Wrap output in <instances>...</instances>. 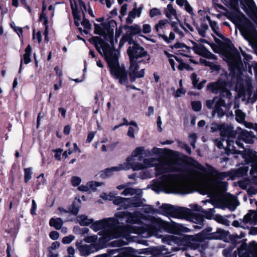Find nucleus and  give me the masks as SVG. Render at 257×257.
Wrapping results in <instances>:
<instances>
[{
    "label": "nucleus",
    "instance_id": "nucleus-29",
    "mask_svg": "<svg viewBox=\"0 0 257 257\" xmlns=\"http://www.w3.org/2000/svg\"><path fill=\"white\" fill-rule=\"evenodd\" d=\"M78 221L80 225L85 226L91 224L93 220L88 219L86 216L81 215L78 217Z\"/></svg>",
    "mask_w": 257,
    "mask_h": 257
},
{
    "label": "nucleus",
    "instance_id": "nucleus-31",
    "mask_svg": "<svg viewBox=\"0 0 257 257\" xmlns=\"http://www.w3.org/2000/svg\"><path fill=\"white\" fill-rule=\"evenodd\" d=\"M189 229L183 226L180 224H176L174 226V229L172 231L174 233H181L182 232H187L189 231Z\"/></svg>",
    "mask_w": 257,
    "mask_h": 257
},
{
    "label": "nucleus",
    "instance_id": "nucleus-14",
    "mask_svg": "<svg viewBox=\"0 0 257 257\" xmlns=\"http://www.w3.org/2000/svg\"><path fill=\"white\" fill-rule=\"evenodd\" d=\"M164 13L165 16L168 19H171L174 17L178 23H180V21L177 16V11L171 4H169L167 5V8L165 10Z\"/></svg>",
    "mask_w": 257,
    "mask_h": 257
},
{
    "label": "nucleus",
    "instance_id": "nucleus-23",
    "mask_svg": "<svg viewBox=\"0 0 257 257\" xmlns=\"http://www.w3.org/2000/svg\"><path fill=\"white\" fill-rule=\"evenodd\" d=\"M46 9L45 7H43V12L41 14L40 19L43 22L44 25L45 26V30L44 32L45 36L48 35V18L46 16V13H44V10Z\"/></svg>",
    "mask_w": 257,
    "mask_h": 257
},
{
    "label": "nucleus",
    "instance_id": "nucleus-62",
    "mask_svg": "<svg viewBox=\"0 0 257 257\" xmlns=\"http://www.w3.org/2000/svg\"><path fill=\"white\" fill-rule=\"evenodd\" d=\"M96 240V237L95 236H89L85 239V241L86 242H94Z\"/></svg>",
    "mask_w": 257,
    "mask_h": 257
},
{
    "label": "nucleus",
    "instance_id": "nucleus-38",
    "mask_svg": "<svg viewBox=\"0 0 257 257\" xmlns=\"http://www.w3.org/2000/svg\"><path fill=\"white\" fill-rule=\"evenodd\" d=\"M252 166L250 174L252 177L253 182L257 185V165Z\"/></svg>",
    "mask_w": 257,
    "mask_h": 257
},
{
    "label": "nucleus",
    "instance_id": "nucleus-5",
    "mask_svg": "<svg viewBox=\"0 0 257 257\" xmlns=\"http://www.w3.org/2000/svg\"><path fill=\"white\" fill-rule=\"evenodd\" d=\"M160 185L168 193L187 194L191 192L187 183L178 175H164Z\"/></svg>",
    "mask_w": 257,
    "mask_h": 257
},
{
    "label": "nucleus",
    "instance_id": "nucleus-24",
    "mask_svg": "<svg viewBox=\"0 0 257 257\" xmlns=\"http://www.w3.org/2000/svg\"><path fill=\"white\" fill-rule=\"evenodd\" d=\"M239 205V203L236 198L231 196L229 197L228 202V207L231 210H234Z\"/></svg>",
    "mask_w": 257,
    "mask_h": 257
},
{
    "label": "nucleus",
    "instance_id": "nucleus-1",
    "mask_svg": "<svg viewBox=\"0 0 257 257\" xmlns=\"http://www.w3.org/2000/svg\"><path fill=\"white\" fill-rule=\"evenodd\" d=\"M115 219L107 218L91 223V228L95 231L102 229L99 232L100 235H102L101 239L108 241L124 235L119 231L120 229L122 230L121 228H116L114 227V224L116 221L124 220L126 222L135 223L138 221L135 216L126 212L118 213L115 215Z\"/></svg>",
    "mask_w": 257,
    "mask_h": 257
},
{
    "label": "nucleus",
    "instance_id": "nucleus-28",
    "mask_svg": "<svg viewBox=\"0 0 257 257\" xmlns=\"http://www.w3.org/2000/svg\"><path fill=\"white\" fill-rule=\"evenodd\" d=\"M241 156L244 158L245 161L247 162H255L256 161V156L248 151H245V154L243 155H241Z\"/></svg>",
    "mask_w": 257,
    "mask_h": 257
},
{
    "label": "nucleus",
    "instance_id": "nucleus-40",
    "mask_svg": "<svg viewBox=\"0 0 257 257\" xmlns=\"http://www.w3.org/2000/svg\"><path fill=\"white\" fill-rule=\"evenodd\" d=\"M82 180L78 176H73L71 179V183L73 187L78 186L81 183Z\"/></svg>",
    "mask_w": 257,
    "mask_h": 257
},
{
    "label": "nucleus",
    "instance_id": "nucleus-52",
    "mask_svg": "<svg viewBox=\"0 0 257 257\" xmlns=\"http://www.w3.org/2000/svg\"><path fill=\"white\" fill-rule=\"evenodd\" d=\"M185 93L186 90L185 89H184L183 88H180L176 91L175 94V96L176 97H180L183 95L185 94Z\"/></svg>",
    "mask_w": 257,
    "mask_h": 257
},
{
    "label": "nucleus",
    "instance_id": "nucleus-37",
    "mask_svg": "<svg viewBox=\"0 0 257 257\" xmlns=\"http://www.w3.org/2000/svg\"><path fill=\"white\" fill-rule=\"evenodd\" d=\"M252 166L250 174L252 177L253 182L257 185V165Z\"/></svg>",
    "mask_w": 257,
    "mask_h": 257
},
{
    "label": "nucleus",
    "instance_id": "nucleus-21",
    "mask_svg": "<svg viewBox=\"0 0 257 257\" xmlns=\"http://www.w3.org/2000/svg\"><path fill=\"white\" fill-rule=\"evenodd\" d=\"M117 166L106 168L101 172V176L103 177H108L113 175L115 172H119Z\"/></svg>",
    "mask_w": 257,
    "mask_h": 257
},
{
    "label": "nucleus",
    "instance_id": "nucleus-39",
    "mask_svg": "<svg viewBox=\"0 0 257 257\" xmlns=\"http://www.w3.org/2000/svg\"><path fill=\"white\" fill-rule=\"evenodd\" d=\"M24 172H25V176H24L25 182L26 183H27L32 178V169L30 168H25L24 169Z\"/></svg>",
    "mask_w": 257,
    "mask_h": 257
},
{
    "label": "nucleus",
    "instance_id": "nucleus-19",
    "mask_svg": "<svg viewBox=\"0 0 257 257\" xmlns=\"http://www.w3.org/2000/svg\"><path fill=\"white\" fill-rule=\"evenodd\" d=\"M240 138L246 143H253L254 137L252 135V132L242 131L240 133Z\"/></svg>",
    "mask_w": 257,
    "mask_h": 257
},
{
    "label": "nucleus",
    "instance_id": "nucleus-48",
    "mask_svg": "<svg viewBox=\"0 0 257 257\" xmlns=\"http://www.w3.org/2000/svg\"><path fill=\"white\" fill-rule=\"evenodd\" d=\"M11 26L14 29V30L21 37L23 33L22 28L16 26L14 23H12Z\"/></svg>",
    "mask_w": 257,
    "mask_h": 257
},
{
    "label": "nucleus",
    "instance_id": "nucleus-16",
    "mask_svg": "<svg viewBox=\"0 0 257 257\" xmlns=\"http://www.w3.org/2000/svg\"><path fill=\"white\" fill-rule=\"evenodd\" d=\"M135 163L133 162V159L132 158L128 157L124 162L121 164H119L117 167L119 171L122 170H127L131 168L133 169V167Z\"/></svg>",
    "mask_w": 257,
    "mask_h": 257
},
{
    "label": "nucleus",
    "instance_id": "nucleus-25",
    "mask_svg": "<svg viewBox=\"0 0 257 257\" xmlns=\"http://www.w3.org/2000/svg\"><path fill=\"white\" fill-rule=\"evenodd\" d=\"M50 225L55 227L56 229H60L62 226L63 221L61 219L51 218L49 222Z\"/></svg>",
    "mask_w": 257,
    "mask_h": 257
},
{
    "label": "nucleus",
    "instance_id": "nucleus-34",
    "mask_svg": "<svg viewBox=\"0 0 257 257\" xmlns=\"http://www.w3.org/2000/svg\"><path fill=\"white\" fill-rule=\"evenodd\" d=\"M76 151H78L79 153H80L81 152L79 149L78 148L77 144L74 143L73 144V147L70 148L68 151H66L63 153V156L66 158L68 155H70L72 153Z\"/></svg>",
    "mask_w": 257,
    "mask_h": 257
},
{
    "label": "nucleus",
    "instance_id": "nucleus-18",
    "mask_svg": "<svg viewBox=\"0 0 257 257\" xmlns=\"http://www.w3.org/2000/svg\"><path fill=\"white\" fill-rule=\"evenodd\" d=\"M176 3L190 14H193V8L187 0H176Z\"/></svg>",
    "mask_w": 257,
    "mask_h": 257
},
{
    "label": "nucleus",
    "instance_id": "nucleus-8",
    "mask_svg": "<svg viewBox=\"0 0 257 257\" xmlns=\"http://www.w3.org/2000/svg\"><path fill=\"white\" fill-rule=\"evenodd\" d=\"M248 247L247 249L245 244H242L237 249L239 257H257V243L254 241L250 242Z\"/></svg>",
    "mask_w": 257,
    "mask_h": 257
},
{
    "label": "nucleus",
    "instance_id": "nucleus-53",
    "mask_svg": "<svg viewBox=\"0 0 257 257\" xmlns=\"http://www.w3.org/2000/svg\"><path fill=\"white\" fill-rule=\"evenodd\" d=\"M135 193V191L132 188H127L125 189L122 192V195H132Z\"/></svg>",
    "mask_w": 257,
    "mask_h": 257
},
{
    "label": "nucleus",
    "instance_id": "nucleus-3",
    "mask_svg": "<svg viewBox=\"0 0 257 257\" xmlns=\"http://www.w3.org/2000/svg\"><path fill=\"white\" fill-rule=\"evenodd\" d=\"M156 166L157 174L164 173L176 171L181 169V166L175 161L171 160H161L158 158H149L145 159L142 162H136L133 167L134 171L148 169Z\"/></svg>",
    "mask_w": 257,
    "mask_h": 257
},
{
    "label": "nucleus",
    "instance_id": "nucleus-15",
    "mask_svg": "<svg viewBox=\"0 0 257 257\" xmlns=\"http://www.w3.org/2000/svg\"><path fill=\"white\" fill-rule=\"evenodd\" d=\"M141 13V8H134L133 10L130 12L128 13V17L126 20L127 23L131 24L133 22L134 19H135L137 17H140Z\"/></svg>",
    "mask_w": 257,
    "mask_h": 257
},
{
    "label": "nucleus",
    "instance_id": "nucleus-30",
    "mask_svg": "<svg viewBox=\"0 0 257 257\" xmlns=\"http://www.w3.org/2000/svg\"><path fill=\"white\" fill-rule=\"evenodd\" d=\"M127 32L132 35L139 34L141 32V29L137 25L131 26L127 28Z\"/></svg>",
    "mask_w": 257,
    "mask_h": 257
},
{
    "label": "nucleus",
    "instance_id": "nucleus-6",
    "mask_svg": "<svg viewBox=\"0 0 257 257\" xmlns=\"http://www.w3.org/2000/svg\"><path fill=\"white\" fill-rule=\"evenodd\" d=\"M127 53L130 61H132V59L134 58L135 62L146 63L148 62L150 59L147 52L143 47L137 44L130 47L127 50Z\"/></svg>",
    "mask_w": 257,
    "mask_h": 257
},
{
    "label": "nucleus",
    "instance_id": "nucleus-50",
    "mask_svg": "<svg viewBox=\"0 0 257 257\" xmlns=\"http://www.w3.org/2000/svg\"><path fill=\"white\" fill-rule=\"evenodd\" d=\"M33 39H37L38 42L40 43L41 42L42 38L41 35L39 31L36 32L35 31L33 32Z\"/></svg>",
    "mask_w": 257,
    "mask_h": 257
},
{
    "label": "nucleus",
    "instance_id": "nucleus-43",
    "mask_svg": "<svg viewBox=\"0 0 257 257\" xmlns=\"http://www.w3.org/2000/svg\"><path fill=\"white\" fill-rule=\"evenodd\" d=\"M161 15V11L159 9L154 8L151 9L150 11V16L151 17H154Z\"/></svg>",
    "mask_w": 257,
    "mask_h": 257
},
{
    "label": "nucleus",
    "instance_id": "nucleus-17",
    "mask_svg": "<svg viewBox=\"0 0 257 257\" xmlns=\"http://www.w3.org/2000/svg\"><path fill=\"white\" fill-rule=\"evenodd\" d=\"M156 30L159 33L160 36L162 33H164L165 30H166L169 28V23L167 20H160L159 23L156 25Z\"/></svg>",
    "mask_w": 257,
    "mask_h": 257
},
{
    "label": "nucleus",
    "instance_id": "nucleus-33",
    "mask_svg": "<svg viewBox=\"0 0 257 257\" xmlns=\"http://www.w3.org/2000/svg\"><path fill=\"white\" fill-rule=\"evenodd\" d=\"M207 20H208L210 26L212 30V31L219 37H221V35L219 32V29L217 26L216 22L212 21L210 18L208 17H206Z\"/></svg>",
    "mask_w": 257,
    "mask_h": 257
},
{
    "label": "nucleus",
    "instance_id": "nucleus-64",
    "mask_svg": "<svg viewBox=\"0 0 257 257\" xmlns=\"http://www.w3.org/2000/svg\"><path fill=\"white\" fill-rule=\"evenodd\" d=\"M54 69L56 72L57 76L61 77L63 74L62 70L59 69L58 67H55Z\"/></svg>",
    "mask_w": 257,
    "mask_h": 257
},
{
    "label": "nucleus",
    "instance_id": "nucleus-10",
    "mask_svg": "<svg viewBox=\"0 0 257 257\" xmlns=\"http://www.w3.org/2000/svg\"><path fill=\"white\" fill-rule=\"evenodd\" d=\"M103 18L97 19L94 25V33L99 35H104L108 32L107 24L102 22Z\"/></svg>",
    "mask_w": 257,
    "mask_h": 257
},
{
    "label": "nucleus",
    "instance_id": "nucleus-41",
    "mask_svg": "<svg viewBox=\"0 0 257 257\" xmlns=\"http://www.w3.org/2000/svg\"><path fill=\"white\" fill-rule=\"evenodd\" d=\"M236 120L239 122H242L245 118V114L242 111L239 110H236L235 111Z\"/></svg>",
    "mask_w": 257,
    "mask_h": 257
},
{
    "label": "nucleus",
    "instance_id": "nucleus-60",
    "mask_svg": "<svg viewBox=\"0 0 257 257\" xmlns=\"http://www.w3.org/2000/svg\"><path fill=\"white\" fill-rule=\"evenodd\" d=\"M37 210V204L36 202L34 200H32V209L31 210V213L32 214L34 215L36 214V211Z\"/></svg>",
    "mask_w": 257,
    "mask_h": 257
},
{
    "label": "nucleus",
    "instance_id": "nucleus-20",
    "mask_svg": "<svg viewBox=\"0 0 257 257\" xmlns=\"http://www.w3.org/2000/svg\"><path fill=\"white\" fill-rule=\"evenodd\" d=\"M130 199H124L120 197H117L114 198L113 202L116 205H120L121 207L125 208L129 206L128 203L130 202Z\"/></svg>",
    "mask_w": 257,
    "mask_h": 257
},
{
    "label": "nucleus",
    "instance_id": "nucleus-59",
    "mask_svg": "<svg viewBox=\"0 0 257 257\" xmlns=\"http://www.w3.org/2000/svg\"><path fill=\"white\" fill-rule=\"evenodd\" d=\"M60 245V244L59 242H58V241L54 242L51 244V245L50 247V250H53L57 249L59 247Z\"/></svg>",
    "mask_w": 257,
    "mask_h": 257
},
{
    "label": "nucleus",
    "instance_id": "nucleus-54",
    "mask_svg": "<svg viewBox=\"0 0 257 257\" xmlns=\"http://www.w3.org/2000/svg\"><path fill=\"white\" fill-rule=\"evenodd\" d=\"M78 190L81 192H89L88 186H87V183L85 185H82L78 186Z\"/></svg>",
    "mask_w": 257,
    "mask_h": 257
},
{
    "label": "nucleus",
    "instance_id": "nucleus-35",
    "mask_svg": "<svg viewBox=\"0 0 257 257\" xmlns=\"http://www.w3.org/2000/svg\"><path fill=\"white\" fill-rule=\"evenodd\" d=\"M145 151V148L143 147H140L136 148L132 153L131 158H136L139 155H142Z\"/></svg>",
    "mask_w": 257,
    "mask_h": 257
},
{
    "label": "nucleus",
    "instance_id": "nucleus-22",
    "mask_svg": "<svg viewBox=\"0 0 257 257\" xmlns=\"http://www.w3.org/2000/svg\"><path fill=\"white\" fill-rule=\"evenodd\" d=\"M25 53L23 55V58L22 59L21 61L27 64L29 63L31 61L30 56L32 53V48L30 45H28L25 49Z\"/></svg>",
    "mask_w": 257,
    "mask_h": 257
},
{
    "label": "nucleus",
    "instance_id": "nucleus-36",
    "mask_svg": "<svg viewBox=\"0 0 257 257\" xmlns=\"http://www.w3.org/2000/svg\"><path fill=\"white\" fill-rule=\"evenodd\" d=\"M248 166L244 165L239 168L236 173V176L240 177L245 175L248 171Z\"/></svg>",
    "mask_w": 257,
    "mask_h": 257
},
{
    "label": "nucleus",
    "instance_id": "nucleus-61",
    "mask_svg": "<svg viewBox=\"0 0 257 257\" xmlns=\"http://www.w3.org/2000/svg\"><path fill=\"white\" fill-rule=\"evenodd\" d=\"M127 6L126 4H124L122 6L121 9H120V13L122 16L126 15V12H127Z\"/></svg>",
    "mask_w": 257,
    "mask_h": 257
},
{
    "label": "nucleus",
    "instance_id": "nucleus-9",
    "mask_svg": "<svg viewBox=\"0 0 257 257\" xmlns=\"http://www.w3.org/2000/svg\"><path fill=\"white\" fill-rule=\"evenodd\" d=\"M130 63L129 75L131 81L133 82L137 78L143 77L145 75V69L139 70V62H135L134 58H132V61H130Z\"/></svg>",
    "mask_w": 257,
    "mask_h": 257
},
{
    "label": "nucleus",
    "instance_id": "nucleus-27",
    "mask_svg": "<svg viewBox=\"0 0 257 257\" xmlns=\"http://www.w3.org/2000/svg\"><path fill=\"white\" fill-rule=\"evenodd\" d=\"M164 153L163 149L160 148H158L156 147L153 148L151 150L148 151V153L151 156L153 155H156L157 156L156 158H160L161 160H162L160 156Z\"/></svg>",
    "mask_w": 257,
    "mask_h": 257
},
{
    "label": "nucleus",
    "instance_id": "nucleus-47",
    "mask_svg": "<svg viewBox=\"0 0 257 257\" xmlns=\"http://www.w3.org/2000/svg\"><path fill=\"white\" fill-rule=\"evenodd\" d=\"M136 129V128H135L133 126L129 127L128 131L127 133V136L129 137L132 138L133 139L135 138V132Z\"/></svg>",
    "mask_w": 257,
    "mask_h": 257
},
{
    "label": "nucleus",
    "instance_id": "nucleus-2",
    "mask_svg": "<svg viewBox=\"0 0 257 257\" xmlns=\"http://www.w3.org/2000/svg\"><path fill=\"white\" fill-rule=\"evenodd\" d=\"M99 52L107 62L111 75L119 79L120 84L127 85L128 84L127 73L124 68L120 67L118 64L119 52L107 44H103Z\"/></svg>",
    "mask_w": 257,
    "mask_h": 257
},
{
    "label": "nucleus",
    "instance_id": "nucleus-4",
    "mask_svg": "<svg viewBox=\"0 0 257 257\" xmlns=\"http://www.w3.org/2000/svg\"><path fill=\"white\" fill-rule=\"evenodd\" d=\"M191 179L194 184L202 190L203 194L216 195L222 191L220 187L225 185L224 182L213 184L209 179L208 171L202 166L199 168L198 171L193 173Z\"/></svg>",
    "mask_w": 257,
    "mask_h": 257
},
{
    "label": "nucleus",
    "instance_id": "nucleus-11",
    "mask_svg": "<svg viewBox=\"0 0 257 257\" xmlns=\"http://www.w3.org/2000/svg\"><path fill=\"white\" fill-rule=\"evenodd\" d=\"M225 85L223 82L212 83L208 85L207 89L214 93L220 92L222 93L226 92L227 94H229V92L227 91L225 88Z\"/></svg>",
    "mask_w": 257,
    "mask_h": 257
},
{
    "label": "nucleus",
    "instance_id": "nucleus-13",
    "mask_svg": "<svg viewBox=\"0 0 257 257\" xmlns=\"http://www.w3.org/2000/svg\"><path fill=\"white\" fill-rule=\"evenodd\" d=\"M243 222L245 223L255 224L257 223V213L254 211L249 210V212L244 215L243 218Z\"/></svg>",
    "mask_w": 257,
    "mask_h": 257
},
{
    "label": "nucleus",
    "instance_id": "nucleus-46",
    "mask_svg": "<svg viewBox=\"0 0 257 257\" xmlns=\"http://www.w3.org/2000/svg\"><path fill=\"white\" fill-rule=\"evenodd\" d=\"M74 239V236L73 235H69L68 236L64 237L62 239V242L64 244H68L71 242Z\"/></svg>",
    "mask_w": 257,
    "mask_h": 257
},
{
    "label": "nucleus",
    "instance_id": "nucleus-12",
    "mask_svg": "<svg viewBox=\"0 0 257 257\" xmlns=\"http://www.w3.org/2000/svg\"><path fill=\"white\" fill-rule=\"evenodd\" d=\"M192 44L193 45L192 49L195 52V53L206 58H214V56L212 55V54H210L209 52H208L207 49L202 45H198L194 42H192Z\"/></svg>",
    "mask_w": 257,
    "mask_h": 257
},
{
    "label": "nucleus",
    "instance_id": "nucleus-44",
    "mask_svg": "<svg viewBox=\"0 0 257 257\" xmlns=\"http://www.w3.org/2000/svg\"><path fill=\"white\" fill-rule=\"evenodd\" d=\"M38 186H40L44 185L46 183V180L44 177V174H41L38 177Z\"/></svg>",
    "mask_w": 257,
    "mask_h": 257
},
{
    "label": "nucleus",
    "instance_id": "nucleus-63",
    "mask_svg": "<svg viewBox=\"0 0 257 257\" xmlns=\"http://www.w3.org/2000/svg\"><path fill=\"white\" fill-rule=\"evenodd\" d=\"M188 67H189V66L187 64H186L185 63H181L179 65L178 67L179 70H182L185 69H188Z\"/></svg>",
    "mask_w": 257,
    "mask_h": 257
},
{
    "label": "nucleus",
    "instance_id": "nucleus-42",
    "mask_svg": "<svg viewBox=\"0 0 257 257\" xmlns=\"http://www.w3.org/2000/svg\"><path fill=\"white\" fill-rule=\"evenodd\" d=\"M81 24L86 29H91V24L89 22L85 19V16H81V20L80 24Z\"/></svg>",
    "mask_w": 257,
    "mask_h": 257
},
{
    "label": "nucleus",
    "instance_id": "nucleus-58",
    "mask_svg": "<svg viewBox=\"0 0 257 257\" xmlns=\"http://www.w3.org/2000/svg\"><path fill=\"white\" fill-rule=\"evenodd\" d=\"M95 135V132H90L87 135V138L86 139V143H90L92 140H93V138L94 137Z\"/></svg>",
    "mask_w": 257,
    "mask_h": 257
},
{
    "label": "nucleus",
    "instance_id": "nucleus-55",
    "mask_svg": "<svg viewBox=\"0 0 257 257\" xmlns=\"http://www.w3.org/2000/svg\"><path fill=\"white\" fill-rule=\"evenodd\" d=\"M151 31V27L149 24H145L143 26V32L144 33H149Z\"/></svg>",
    "mask_w": 257,
    "mask_h": 257
},
{
    "label": "nucleus",
    "instance_id": "nucleus-49",
    "mask_svg": "<svg viewBox=\"0 0 257 257\" xmlns=\"http://www.w3.org/2000/svg\"><path fill=\"white\" fill-rule=\"evenodd\" d=\"M192 106L194 110L198 111L201 108V104L200 102L198 101L193 102L192 103Z\"/></svg>",
    "mask_w": 257,
    "mask_h": 257
},
{
    "label": "nucleus",
    "instance_id": "nucleus-26",
    "mask_svg": "<svg viewBox=\"0 0 257 257\" xmlns=\"http://www.w3.org/2000/svg\"><path fill=\"white\" fill-rule=\"evenodd\" d=\"M191 79L192 80L193 85L199 89H201L203 84L206 82L205 81H203L199 84H198L197 83L198 82L199 79L197 78V75L195 73H193L191 75Z\"/></svg>",
    "mask_w": 257,
    "mask_h": 257
},
{
    "label": "nucleus",
    "instance_id": "nucleus-45",
    "mask_svg": "<svg viewBox=\"0 0 257 257\" xmlns=\"http://www.w3.org/2000/svg\"><path fill=\"white\" fill-rule=\"evenodd\" d=\"M161 36L162 38L167 42L168 43H171L172 41L174 40L175 36L174 33H170L169 35V38H168V37L165 35H161Z\"/></svg>",
    "mask_w": 257,
    "mask_h": 257
},
{
    "label": "nucleus",
    "instance_id": "nucleus-32",
    "mask_svg": "<svg viewBox=\"0 0 257 257\" xmlns=\"http://www.w3.org/2000/svg\"><path fill=\"white\" fill-rule=\"evenodd\" d=\"M102 185V183L95 181H90L87 182L89 192H94L96 190V188Z\"/></svg>",
    "mask_w": 257,
    "mask_h": 257
},
{
    "label": "nucleus",
    "instance_id": "nucleus-56",
    "mask_svg": "<svg viewBox=\"0 0 257 257\" xmlns=\"http://www.w3.org/2000/svg\"><path fill=\"white\" fill-rule=\"evenodd\" d=\"M245 127L249 128H253L254 130H257V124H252L251 123L245 122L244 123Z\"/></svg>",
    "mask_w": 257,
    "mask_h": 257
},
{
    "label": "nucleus",
    "instance_id": "nucleus-57",
    "mask_svg": "<svg viewBox=\"0 0 257 257\" xmlns=\"http://www.w3.org/2000/svg\"><path fill=\"white\" fill-rule=\"evenodd\" d=\"M50 237L53 240H56L59 238V233L57 231H52L49 234Z\"/></svg>",
    "mask_w": 257,
    "mask_h": 257
},
{
    "label": "nucleus",
    "instance_id": "nucleus-51",
    "mask_svg": "<svg viewBox=\"0 0 257 257\" xmlns=\"http://www.w3.org/2000/svg\"><path fill=\"white\" fill-rule=\"evenodd\" d=\"M216 219L218 222L224 224L226 225H228L229 224V221L221 216H217Z\"/></svg>",
    "mask_w": 257,
    "mask_h": 257
},
{
    "label": "nucleus",
    "instance_id": "nucleus-7",
    "mask_svg": "<svg viewBox=\"0 0 257 257\" xmlns=\"http://www.w3.org/2000/svg\"><path fill=\"white\" fill-rule=\"evenodd\" d=\"M71 7L76 25H80L81 16H84L87 10V5L81 0H70Z\"/></svg>",
    "mask_w": 257,
    "mask_h": 257
}]
</instances>
